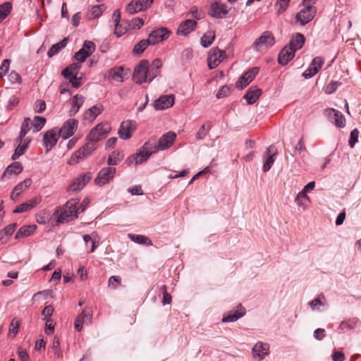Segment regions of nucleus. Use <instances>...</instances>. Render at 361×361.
I'll return each mask as SVG.
<instances>
[{"instance_id":"obj_1","label":"nucleus","mask_w":361,"mask_h":361,"mask_svg":"<svg viewBox=\"0 0 361 361\" xmlns=\"http://www.w3.org/2000/svg\"><path fill=\"white\" fill-rule=\"evenodd\" d=\"M80 200L78 198L69 200L63 207L57 208L54 213V216H57L56 221L60 224L68 222L71 220L76 219L80 211L78 204Z\"/></svg>"},{"instance_id":"obj_2","label":"nucleus","mask_w":361,"mask_h":361,"mask_svg":"<svg viewBox=\"0 0 361 361\" xmlns=\"http://www.w3.org/2000/svg\"><path fill=\"white\" fill-rule=\"evenodd\" d=\"M97 145H94L90 140H88L85 145L72 154L68 161V164L69 165H73L86 159L97 149Z\"/></svg>"},{"instance_id":"obj_3","label":"nucleus","mask_w":361,"mask_h":361,"mask_svg":"<svg viewBox=\"0 0 361 361\" xmlns=\"http://www.w3.org/2000/svg\"><path fill=\"white\" fill-rule=\"evenodd\" d=\"M149 61L146 59L141 60L135 67L133 79L137 84L149 82Z\"/></svg>"},{"instance_id":"obj_4","label":"nucleus","mask_w":361,"mask_h":361,"mask_svg":"<svg viewBox=\"0 0 361 361\" xmlns=\"http://www.w3.org/2000/svg\"><path fill=\"white\" fill-rule=\"evenodd\" d=\"M111 129V128L109 123H100L92 129L87 139V140H90L94 145H97V142L103 139L106 135L109 133Z\"/></svg>"},{"instance_id":"obj_5","label":"nucleus","mask_w":361,"mask_h":361,"mask_svg":"<svg viewBox=\"0 0 361 361\" xmlns=\"http://www.w3.org/2000/svg\"><path fill=\"white\" fill-rule=\"evenodd\" d=\"M275 44V38L270 31L264 32L253 43L252 47L257 51H260L263 47L269 48Z\"/></svg>"},{"instance_id":"obj_6","label":"nucleus","mask_w":361,"mask_h":361,"mask_svg":"<svg viewBox=\"0 0 361 361\" xmlns=\"http://www.w3.org/2000/svg\"><path fill=\"white\" fill-rule=\"evenodd\" d=\"M316 12L317 8L314 6H304V8L296 14L295 20L300 25H305L313 19Z\"/></svg>"},{"instance_id":"obj_7","label":"nucleus","mask_w":361,"mask_h":361,"mask_svg":"<svg viewBox=\"0 0 361 361\" xmlns=\"http://www.w3.org/2000/svg\"><path fill=\"white\" fill-rule=\"evenodd\" d=\"M137 128V123L133 120H126L123 121L119 127L118 135L122 140L130 139L133 133L135 131Z\"/></svg>"},{"instance_id":"obj_8","label":"nucleus","mask_w":361,"mask_h":361,"mask_svg":"<svg viewBox=\"0 0 361 361\" xmlns=\"http://www.w3.org/2000/svg\"><path fill=\"white\" fill-rule=\"evenodd\" d=\"M78 122L75 118H69L66 121L62 127L58 131L59 135L63 139L66 140L71 137L75 132Z\"/></svg>"},{"instance_id":"obj_9","label":"nucleus","mask_w":361,"mask_h":361,"mask_svg":"<svg viewBox=\"0 0 361 361\" xmlns=\"http://www.w3.org/2000/svg\"><path fill=\"white\" fill-rule=\"evenodd\" d=\"M116 168L105 167L100 170L97 176L94 179L97 185H104L111 180L116 173Z\"/></svg>"},{"instance_id":"obj_10","label":"nucleus","mask_w":361,"mask_h":361,"mask_svg":"<svg viewBox=\"0 0 361 361\" xmlns=\"http://www.w3.org/2000/svg\"><path fill=\"white\" fill-rule=\"evenodd\" d=\"M226 54L224 51L220 50L218 47L212 48L207 58L208 67L210 70L216 68L223 61Z\"/></svg>"},{"instance_id":"obj_11","label":"nucleus","mask_w":361,"mask_h":361,"mask_svg":"<svg viewBox=\"0 0 361 361\" xmlns=\"http://www.w3.org/2000/svg\"><path fill=\"white\" fill-rule=\"evenodd\" d=\"M92 173L87 172L83 175H80L68 187V192H77L82 190L85 185L91 180Z\"/></svg>"},{"instance_id":"obj_12","label":"nucleus","mask_w":361,"mask_h":361,"mask_svg":"<svg viewBox=\"0 0 361 361\" xmlns=\"http://www.w3.org/2000/svg\"><path fill=\"white\" fill-rule=\"evenodd\" d=\"M171 32L166 27H161L152 31L147 39L149 44L154 45L159 42L166 39L169 38Z\"/></svg>"},{"instance_id":"obj_13","label":"nucleus","mask_w":361,"mask_h":361,"mask_svg":"<svg viewBox=\"0 0 361 361\" xmlns=\"http://www.w3.org/2000/svg\"><path fill=\"white\" fill-rule=\"evenodd\" d=\"M278 152L274 145H271L267 148L264 152L265 161L263 165V171L267 172L270 170L272 165L274 164Z\"/></svg>"},{"instance_id":"obj_14","label":"nucleus","mask_w":361,"mask_h":361,"mask_svg":"<svg viewBox=\"0 0 361 361\" xmlns=\"http://www.w3.org/2000/svg\"><path fill=\"white\" fill-rule=\"evenodd\" d=\"M92 310L89 307H85L82 311L81 314L77 316L74 326L75 329L78 331H80L82 329V325L85 323H90L92 320Z\"/></svg>"},{"instance_id":"obj_15","label":"nucleus","mask_w":361,"mask_h":361,"mask_svg":"<svg viewBox=\"0 0 361 361\" xmlns=\"http://www.w3.org/2000/svg\"><path fill=\"white\" fill-rule=\"evenodd\" d=\"M173 94L162 95L154 101V107L156 110H164L172 106L174 104Z\"/></svg>"},{"instance_id":"obj_16","label":"nucleus","mask_w":361,"mask_h":361,"mask_svg":"<svg viewBox=\"0 0 361 361\" xmlns=\"http://www.w3.org/2000/svg\"><path fill=\"white\" fill-rule=\"evenodd\" d=\"M228 13L225 4L215 1L211 4L209 14L216 18H221Z\"/></svg>"},{"instance_id":"obj_17","label":"nucleus","mask_w":361,"mask_h":361,"mask_svg":"<svg viewBox=\"0 0 361 361\" xmlns=\"http://www.w3.org/2000/svg\"><path fill=\"white\" fill-rule=\"evenodd\" d=\"M59 137V133H57L54 130H47L43 137V143L47 149V152L51 150L56 144Z\"/></svg>"},{"instance_id":"obj_18","label":"nucleus","mask_w":361,"mask_h":361,"mask_svg":"<svg viewBox=\"0 0 361 361\" xmlns=\"http://www.w3.org/2000/svg\"><path fill=\"white\" fill-rule=\"evenodd\" d=\"M176 135L173 131H169L164 134L157 142V147L159 150H165L169 148L173 143Z\"/></svg>"},{"instance_id":"obj_19","label":"nucleus","mask_w":361,"mask_h":361,"mask_svg":"<svg viewBox=\"0 0 361 361\" xmlns=\"http://www.w3.org/2000/svg\"><path fill=\"white\" fill-rule=\"evenodd\" d=\"M295 51L288 46L284 47L279 54L278 62L281 66L286 65L295 56Z\"/></svg>"},{"instance_id":"obj_20","label":"nucleus","mask_w":361,"mask_h":361,"mask_svg":"<svg viewBox=\"0 0 361 361\" xmlns=\"http://www.w3.org/2000/svg\"><path fill=\"white\" fill-rule=\"evenodd\" d=\"M197 22L195 20H185L179 25L177 29V34L178 35L186 36L195 28Z\"/></svg>"},{"instance_id":"obj_21","label":"nucleus","mask_w":361,"mask_h":361,"mask_svg":"<svg viewBox=\"0 0 361 361\" xmlns=\"http://www.w3.org/2000/svg\"><path fill=\"white\" fill-rule=\"evenodd\" d=\"M326 113L330 118L334 119V124L338 128H344L345 126V118L341 112L334 109H326Z\"/></svg>"},{"instance_id":"obj_22","label":"nucleus","mask_w":361,"mask_h":361,"mask_svg":"<svg viewBox=\"0 0 361 361\" xmlns=\"http://www.w3.org/2000/svg\"><path fill=\"white\" fill-rule=\"evenodd\" d=\"M40 197H35L33 199L29 200L27 202H24L19 206H18L14 210V214H19L27 212L35 207H36L40 202Z\"/></svg>"},{"instance_id":"obj_23","label":"nucleus","mask_w":361,"mask_h":361,"mask_svg":"<svg viewBox=\"0 0 361 361\" xmlns=\"http://www.w3.org/2000/svg\"><path fill=\"white\" fill-rule=\"evenodd\" d=\"M151 156L150 152H146L140 148L137 153L132 155L128 159V161L131 164L135 161L136 165L141 164L145 162Z\"/></svg>"},{"instance_id":"obj_24","label":"nucleus","mask_w":361,"mask_h":361,"mask_svg":"<svg viewBox=\"0 0 361 361\" xmlns=\"http://www.w3.org/2000/svg\"><path fill=\"white\" fill-rule=\"evenodd\" d=\"M104 108L102 104H96L91 108L88 109L83 115V118L85 120L89 121L90 122L93 121L98 115H99Z\"/></svg>"},{"instance_id":"obj_25","label":"nucleus","mask_w":361,"mask_h":361,"mask_svg":"<svg viewBox=\"0 0 361 361\" xmlns=\"http://www.w3.org/2000/svg\"><path fill=\"white\" fill-rule=\"evenodd\" d=\"M269 346L267 343H257L252 348V354L259 360H262L268 354Z\"/></svg>"},{"instance_id":"obj_26","label":"nucleus","mask_w":361,"mask_h":361,"mask_svg":"<svg viewBox=\"0 0 361 361\" xmlns=\"http://www.w3.org/2000/svg\"><path fill=\"white\" fill-rule=\"evenodd\" d=\"M237 310L234 312L233 314H228L226 316H224L222 319V322H233L237 321L240 317H243L245 314V310L242 306L241 304H239L237 306Z\"/></svg>"},{"instance_id":"obj_27","label":"nucleus","mask_w":361,"mask_h":361,"mask_svg":"<svg viewBox=\"0 0 361 361\" xmlns=\"http://www.w3.org/2000/svg\"><path fill=\"white\" fill-rule=\"evenodd\" d=\"M262 90L256 86L250 87L247 93L244 95V99L248 104H252L258 99L261 94Z\"/></svg>"},{"instance_id":"obj_28","label":"nucleus","mask_w":361,"mask_h":361,"mask_svg":"<svg viewBox=\"0 0 361 361\" xmlns=\"http://www.w3.org/2000/svg\"><path fill=\"white\" fill-rule=\"evenodd\" d=\"M23 167L22 164L18 161H15L7 166L1 176V179H4L8 175H18L23 171Z\"/></svg>"},{"instance_id":"obj_29","label":"nucleus","mask_w":361,"mask_h":361,"mask_svg":"<svg viewBox=\"0 0 361 361\" xmlns=\"http://www.w3.org/2000/svg\"><path fill=\"white\" fill-rule=\"evenodd\" d=\"M80 68L81 65L79 63H73L63 70L62 75L65 78H70L74 76H78Z\"/></svg>"},{"instance_id":"obj_30","label":"nucleus","mask_w":361,"mask_h":361,"mask_svg":"<svg viewBox=\"0 0 361 361\" xmlns=\"http://www.w3.org/2000/svg\"><path fill=\"white\" fill-rule=\"evenodd\" d=\"M162 61L160 59H155L149 69V82H152L160 73Z\"/></svg>"},{"instance_id":"obj_31","label":"nucleus","mask_w":361,"mask_h":361,"mask_svg":"<svg viewBox=\"0 0 361 361\" xmlns=\"http://www.w3.org/2000/svg\"><path fill=\"white\" fill-rule=\"evenodd\" d=\"M305 40L303 35L301 33H296L295 37L290 41L288 46L296 51L302 47Z\"/></svg>"},{"instance_id":"obj_32","label":"nucleus","mask_w":361,"mask_h":361,"mask_svg":"<svg viewBox=\"0 0 361 361\" xmlns=\"http://www.w3.org/2000/svg\"><path fill=\"white\" fill-rule=\"evenodd\" d=\"M37 229L35 224L22 226L16 233L15 238L19 239L24 237L30 236Z\"/></svg>"},{"instance_id":"obj_33","label":"nucleus","mask_w":361,"mask_h":361,"mask_svg":"<svg viewBox=\"0 0 361 361\" xmlns=\"http://www.w3.org/2000/svg\"><path fill=\"white\" fill-rule=\"evenodd\" d=\"M68 41V39L67 37H65L63 39L60 41L59 42L53 44L49 50L48 51L47 55L48 57L51 58L54 55L57 54L60 50L66 47L67 42Z\"/></svg>"},{"instance_id":"obj_34","label":"nucleus","mask_w":361,"mask_h":361,"mask_svg":"<svg viewBox=\"0 0 361 361\" xmlns=\"http://www.w3.org/2000/svg\"><path fill=\"white\" fill-rule=\"evenodd\" d=\"M128 236L132 241L137 244L145 245L147 246L152 245V240L147 236L132 233H129Z\"/></svg>"},{"instance_id":"obj_35","label":"nucleus","mask_w":361,"mask_h":361,"mask_svg":"<svg viewBox=\"0 0 361 361\" xmlns=\"http://www.w3.org/2000/svg\"><path fill=\"white\" fill-rule=\"evenodd\" d=\"M141 148L146 152H150L151 155L159 150L157 147V142L155 139H149L145 142Z\"/></svg>"},{"instance_id":"obj_36","label":"nucleus","mask_w":361,"mask_h":361,"mask_svg":"<svg viewBox=\"0 0 361 361\" xmlns=\"http://www.w3.org/2000/svg\"><path fill=\"white\" fill-rule=\"evenodd\" d=\"M123 68L121 66L113 68L109 71V77L116 81L123 82Z\"/></svg>"},{"instance_id":"obj_37","label":"nucleus","mask_w":361,"mask_h":361,"mask_svg":"<svg viewBox=\"0 0 361 361\" xmlns=\"http://www.w3.org/2000/svg\"><path fill=\"white\" fill-rule=\"evenodd\" d=\"M215 39V33L214 31H208L201 37V45L203 47H209Z\"/></svg>"},{"instance_id":"obj_38","label":"nucleus","mask_w":361,"mask_h":361,"mask_svg":"<svg viewBox=\"0 0 361 361\" xmlns=\"http://www.w3.org/2000/svg\"><path fill=\"white\" fill-rule=\"evenodd\" d=\"M148 39H142L138 43L135 44L133 49V54L134 55H140L149 45Z\"/></svg>"},{"instance_id":"obj_39","label":"nucleus","mask_w":361,"mask_h":361,"mask_svg":"<svg viewBox=\"0 0 361 361\" xmlns=\"http://www.w3.org/2000/svg\"><path fill=\"white\" fill-rule=\"evenodd\" d=\"M113 19L115 22V30L114 34L118 37H121L126 33V30H118V25L121 19V13L119 10H116L113 13Z\"/></svg>"},{"instance_id":"obj_40","label":"nucleus","mask_w":361,"mask_h":361,"mask_svg":"<svg viewBox=\"0 0 361 361\" xmlns=\"http://www.w3.org/2000/svg\"><path fill=\"white\" fill-rule=\"evenodd\" d=\"M12 9V3L5 2L0 5V23L10 13Z\"/></svg>"},{"instance_id":"obj_41","label":"nucleus","mask_w":361,"mask_h":361,"mask_svg":"<svg viewBox=\"0 0 361 361\" xmlns=\"http://www.w3.org/2000/svg\"><path fill=\"white\" fill-rule=\"evenodd\" d=\"M31 179L27 178L24 181L16 185L13 188V193H16V197H18L23 190L27 188L31 185Z\"/></svg>"},{"instance_id":"obj_42","label":"nucleus","mask_w":361,"mask_h":361,"mask_svg":"<svg viewBox=\"0 0 361 361\" xmlns=\"http://www.w3.org/2000/svg\"><path fill=\"white\" fill-rule=\"evenodd\" d=\"M46 123V118L42 116H35L33 123H32V125L34 127V131L35 132H39L41 130V129L44 127Z\"/></svg>"},{"instance_id":"obj_43","label":"nucleus","mask_w":361,"mask_h":361,"mask_svg":"<svg viewBox=\"0 0 361 361\" xmlns=\"http://www.w3.org/2000/svg\"><path fill=\"white\" fill-rule=\"evenodd\" d=\"M106 9L104 4L96 5L91 8L90 13L92 18H99Z\"/></svg>"},{"instance_id":"obj_44","label":"nucleus","mask_w":361,"mask_h":361,"mask_svg":"<svg viewBox=\"0 0 361 361\" xmlns=\"http://www.w3.org/2000/svg\"><path fill=\"white\" fill-rule=\"evenodd\" d=\"M126 11L130 13V14H134V13H136L139 11H142L141 7L140 6L137 1H130L127 6H126Z\"/></svg>"},{"instance_id":"obj_45","label":"nucleus","mask_w":361,"mask_h":361,"mask_svg":"<svg viewBox=\"0 0 361 361\" xmlns=\"http://www.w3.org/2000/svg\"><path fill=\"white\" fill-rule=\"evenodd\" d=\"M295 201L299 207H305V202L309 201V197L305 191H301L298 194Z\"/></svg>"},{"instance_id":"obj_46","label":"nucleus","mask_w":361,"mask_h":361,"mask_svg":"<svg viewBox=\"0 0 361 361\" xmlns=\"http://www.w3.org/2000/svg\"><path fill=\"white\" fill-rule=\"evenodd\" d=\"M27 150V145H18L16 148L14 153L11 156V159L15 161L18 159L20 156L24 154Z\"/></svg>"},{"instance_id":"obj_47","label":"nucleus","mask_w":361,"mask_h":361,"mask_svg":"<svg viewBox=\"0 0 361 361\" xmlns=\"http://www.w3.org/2000/svg\"><path fill=\"white\" fill-rule=\"evenodd\" d=\"M206 126L204 124L202 125L200 128L199 129V130L197 131V133H196V138L197 140H202L204 137H206L207 134V132L211 129L212 128V124L211 123L208 122L207 123V129L206 130L205 128Z\"/></svg>"},{"instance_id":"obj_48","label":"nucleus","mask_w":361,"mask_h":361,"mask_svg":"<svg viewBox=\"0 0 361 361\" xmlns=\"http://www.w3.org/2000/svg\"><path fill=\"white\" fill-rule=\"evenodd\" d=\"M259 68L258 67H253L250 68L243 76L245 78L247 81L252 82L255 76L258 74Z\"/></svg>"},{"instance_id":"obj_49","label":"nucleus","mask_w":361,"mask_h":361,"mask_svg":"<svg viewBox=\"0 0 361 361\" xmlns=\"http://www.w3.org/2000/svg\"><path fill=\"white\" fill-rule=\"evenodd\" d=\"M90 56V53L86 52L84 49L81 48L78 51H77L75 54L74 58L80 63L84 62L86 60V59Z\"/></svg>"},{"instance_id":"obj_50","label":"nucleus","mask_w":361,"mask_h":361,"mask_svg":"<svg viewBox=\"0 0 361 361\" xmlns=\"http://www.w3.org/2000/svg\"><path fill=\"white\" fill-rule=\"evenodd\" d=\"M290 0H277L275 4V8L278 13L284 12L288 8Z\"/></svg>"},{"instance_id":"obj_51","label":"nucleus","mask_w":361,"mask_h":361,"mask_svg":"<svg viewBox=\"0 0 361 361\" xmlns=\"http://www.w3.org/2000/svg\"><path fill=\"white\" fill-rule=\"evenodd\" d=\"M120 153L118 152L114 151L108 157L107 163L110 166H116L117 165L121 159H119Z\"/></svg>"},{"instance_id":"obj_52","label":"nucleus","mask_w":361,"mask_h":361,"mask_svg":"<svg viewBox=\"0 0 361 361\" xmlns=\"http://www.w3.org/2000/svg\"><path fill=\"white\" fill-rule=\"evenodd\" d=\"M32 126V121L30 118H25L21 124L20 133L25 135L30 131Z\"/></svg>"},{"instance_id":"obj_53","label":"nucleus","mask_w":361,"mask_h":361,"mask_svg":"<svg viewBox=\"0 0 361 361\" xmlns=\"http://www.w3.org/2000/svg\"><path fill=\"white\" fill-rule=\"evenodd\" d=\"M359 130L357 128L353 129L350 132V139L348 141L349 146L353 148L355 143L358 141Z\"/></svg>"},{"instance_id":"obj_54","label":"nucleus","mask_w":361,"mask_h":361,"mask_svg":"<svg viewBox=\"0 0 361 361\" xmlns=\"http://www.w3.org/2000/svg\"><path fill=\"white\" fill-rule=\"evenodd\" d=\"M121 283V279L118 276H112L109 279V286L116 289Z\"/></svg>"},{"instance_id":"obj_55","label":"nucleus","mask_w":361,"mask_h":361,"mask_svg":"<svg viewBox=\"0 0 361 361\" xmlns=\"http://www.w3.org/2000/svg\"><path fill=\"white\" fill-rule=\"evenodd\" d=\"M321 298L326 301V299L323 294L319 295L317 298H314L309 302L310 306L312 310L315 309L319 305H324V302L321 300Z\"/></svg>"},{"instance_id":"obj_56","label":"nucleus","mask_w":361,"mask_h":361,"mask_svg":"<svg viewBox=\"0 0 361 361\" xmlns=\"http://www.w3.org/2000/svg\"><path fill=\"white\" fill-rule=\"evenodd\" d=\"M85 102V97L80 94L75 95L71 100V104L75 105L77 108H80Z\"/></svg>"},{"instance_id":"obj_57","label":"nucleus","mask_w":361,"mask_h":361,"mask_svg":"<svg viewBox=\"0 0 361 361\" xmlns=\"http://www.w3.org/2000/svg\"><path fill=\"white\" fill-rule=\"evenodd\" d=\"M231 89L227 85L223 86L216 93V97L218 99L224 98L230 94Z\"/></svg>"},{"instance_id":"obj_58","label":"nucleus","mask_w":361,"mask_h":361,"mask_svg":"<svg viewBox=\"0 0 361 361\" xmlns=\"http://www.w3.org/2000/svg\"><path fill=\"white\" fill-rule=\"evenodd\" d=\"M82 48L84 49L86 52L90 53L91 55L95 50V45L91 41L85 40L82 44Z\"/></svg>"},{"instance_id":"obj_59","label":"nucleus","mask_w":361,"mask_h":361,"mask_svg":"<svg viewBox=\"0 0 361 361\" xmlns=\"http://www.w3.org/2000/svg\"><path fill=\"white\" fill-rule=\"evenodd\" d=\"M303 150H306L305 145L302 141V137L300 139L298 142L297 145L294 147V152L293 156H296L300 154L301 152Z\"/></svg>"},{"instance_id":"obj_60","label":"nucleus","mask_w":361,"mask_h":361,"mask_svg":"<svg viewBox=\"0 0 361 361\" xmlns=\"http://www.w3.org/2000/svg\"><path fill=\"white\" fill-rule=\"evenodd\" d=\"M52 348L54 350V355L58 357L61 356L60 350V342L58 338L55 337L52 343Z\"/></svg>"},{"instance_id":"obj_61","label":"nucleus","mask_w":361,"mask_h":361,"mask_svg":"<svg viewBox=\"0 0 361 361\" xmlns=\"http://www.w3.org/2000/svg\"><path fill=\"white\" fill-rule=\"evenodd\" d=\"M341 85V82L336 81H331L326 87L325 92L327 94H331L335 92L338 86Z\"/></svg>"},{"instance_id":"obj_62","label":"nucleus","mask_w":361,"mask_h":361,"mask_svg":"<svg viewBox=\"0 0 361 361\" xmlns=\"http://www.w3.org/2000/svg\"><path fill=\"white\" fill-rule=\"evenodd\" d=\"M314 338L317 341H322L326 336L325 329L322 328H318L314 331L313 333Z\"/></svg>"},{"instance_id":"obj_63","label":"nucleus","mask_w":361,"mask_h":361,"mask_svg":"<svg viewBox=\"0 0 361 361\" xmlns=\"http://www.w3.org/2000/svg\"><path fill=\"white\" fill-rule=\"evenodd\" d=\"M324 60L322 57L317 56L312 60L310 65L312 66L314 68H317L318 72L319 69L322 68V65L324 64Z\"/></svg>"},{"instance_id":"obj_64","label":"nucleus","mask_w":361,"mask_h":361,"mask_svg":"<svg viewBox=\"0 0 361 361\" xmlns=\"http://www.w3.org/2000/svg\"><path fill=\"white\" fill-rule=\"evenodd\" d=\"M8 80L12 83H20L21 82V77L20 75L14 71H12L8 75Z\"/></svg>"}]
</instances>
